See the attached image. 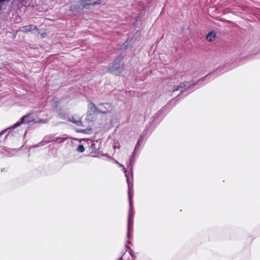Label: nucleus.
<instances>
[{"mask_svg": "<svg viewBox=\"0 0 260 260\" xmlns=\"http://www.w3.org/2000/svg\"><path fill=\"white\" fill-rule=\"evenodd\" d=\"M125 255V253L122 257H121V258L119 260L122 259Z\"/></svg>", "mask_w": 260, "mask_h": 260, "instance_id": "5701e85b", "label": "nucleus"}, {"mask_svg": "<svg viewBox=\"0 0 260 260\" xmlns=\"http://www.w3.org/2000/svg\"><path fill=\"white\" fill-rule=\"evenodd\" d=\"M40 121L43 122V120H39L38 121V122ZM31 122H38V121H36L34 118H32L30 114L26 115L23 116L18 121L14 124L13 126V128H16L21 124H28Z\"/></svg>", "mask_w": 260, "mask_h": 260, "instance_id": "20e7f679", "label": "nucleus"}, {"mask_svg": "<svg viewBox=\"0 0 260 260\" xmlns=\"http://www.w3.org/2000/svg\"><path fill=\"white\" fill-rule=\"evenodd\" d=\"M30 30H31V29L29 28V27L27 28V27L26 26V27H24V30H23L24 31H30Z\"/></svg>", "mask_w": 260, "mask_h": 260, "instance_id": "aec40b11", "label": "nucleus"}, {"mask_svg": "<svg viewBox=\"0 0 260 260\" xmlns=\"http://www.w3.org/2000/svg\"><path fill=\"white\" fill-rule=\"evenodd\" d=\"M196 84L195 82H192L191 83L190 82H186V83H183L182 85H174V86L171 89L169 90V91H171L172 90L173 93H174L176 91H179L180 92L179 94H178V96H180V94L181 93L185 91H186L189 89H190L191 86H193Z\"/></svg>", "mask_w": 260, "mask_h": 260, "instance_id": "7ed1b4c3", "label": "nucleus"}, {"mask_svg": "<svg viewBox=\"0 0 260 260\" xmlns=\"http://www.w3.org/2000/svg\"><path fill=\"white\" fill-rule=\"evenodd\" d=\"M9 135H10V134H7V135L5 136V138H4V139H5V138H6L7 137H9Z\"/></svg>", "mask_w": 260, "mask_h": 260, "instance_id": "4be33fe9", "label": "nucleus"}, {"mask_svg": "<svg viewBox=\"0 0 260 260\" xmlns=\"http://www.w3.org/2000/svg\"><path fill=\"white\" fill-rule=\"evenodd\" d=\"M109 72L116 75H119L124 70V63L121 56L117 57L108 69Z\"/></svg>", "mask_w": 260, "mask_h": 260, "instance_id": "f03ea898", "label": "nucleus"}, {"mask_svg": "<svg viewBox=\"0 0 260 260\" xmlns=\"http://www.w3.org/2000/svg\"><path fill=\"white\" fill-rule=\"evenodd\" d=\"M213 74H208L207 75L205 78H210V76L212 75Z\"/></svg>", "mask_w": 260, "mask_h": 260, "instance_id": "412c9836", "label": "nucleus"}, {"mask_svg": "<svg viewBox=\"0 0 260 260\" xmlns=\"http://www.w3.org/2000/svg\"><path fill=\"white\" fill-rule=\"evenodd\" d=\"M102 0H80V3L83 6L87 5H95L101 3Z\"/></svg>", "mask_w": 260, "mask_h": 260, "instance_id": "423d86ee", "label": "nucleus"}, {"mask_svg": "<svg viewBox=\"0 0 260 260\" xmlns=\"http://www.w3.org/2000/svg\"><path fill=\"white\" fill-rule=\"evenodd\" d=\"M115 163H116V164H119V163L118 162V161H117V160H115Z\"/></svg>", "mask_w": 260, "mask_h": 260, "instance_id": "b1692460", "label": "nucleus"}, {"mask_svg": "<svg viewBox=\"0 0 260 260\" xmlns=\"http://www.w3.org/2000/svg\"><path fill=\"white\" fill-rule=\"evenodd\" d=\"M7 132V129H5L0 133V141L3 139L2 136Z\"/></svg>", "mask_w": 260, "mask_h": 260, "instance_id": "f3484780", "label": "nucleus"}, {"mask_svg": "<svg viewBox=\"0 0 260 260\" xmlns=\"http://www.w3.org/2000/svg\"><path fill=\"white\" fill-rule=\"evenodd\" d=\"M50 142H51V138H49L48 137H45L42 141L39 142L38 144L34 146V147H37L45 145Z\"/></svg>", "mask_w": 260, "mask_h": 260, "instance_id": "9b49d317", "label": "nucleus"}, {"mask_svg": "<svg viewBox=\"0 0 260 260\" xmlns=\"http://www.w3.org/2000/svg\"><path fill=\"white\" fill-rule=\"evenodd\" d=\"M112 109V105L109 103H106L104 104H101L100 105L99 108V113H106L107 112H110Z\"/></svg>", "mask_w": 260, "mask_h": 260, "instance_id": "39448f33", "label": "nucleus"}, {"mask_svg": "<svg viewBox=\"0 0 260 260\" xmlns=\"http://www.w3.org/2000/svg\"><path fill=\"white\" fill-rule=\"evenodd\" d=\"M143 140V136H141L139 137L137 142L139 143H141V142H142Z\"/></svg>", "mask_w": 260, "mask_h": 260, "instance_id": "6ab92c4d", "label": "nucleus"}, {"mask_svg": "<svg viewBox=\"0 0 260 260\" xmlns=\"http://www.w3.org/2000/svg\"><path fill=\"white\" fill-rule=\"evenodd\" d=\"M69 121L75 123L78 126H81L82 125L81 118L80 117L76 118V116H73L71 118L69 119Z\"/></svg>", "mask_w": 260, "mask_h": 260, "instance_id": "6e6552de", "label": "nucleus"}, {"mask_svg": "<svg viewBox=\"0 0 260 260\" xmlns=\"http://www.w3.org/2000/svg\"><path fill=\"white\" fill-rule=\"evenodd\" d=\"M140 143H139L137 142V143L136 144V145L135 146V149H134V151L133 152V155H134V153L135 152V151H136L137 149H138L140 146Z\"/></svg>", "mask_w": 260, "mask_h": 260, "instance_id": "a211bd4d", "label": "nucleus"}, {"mask_svg": "<svg viewBox=\"0 0 260 260\" xmlns=\"http://www.w3.org/2000/svg\"><path fill=\"white\" fill-rule=\"evenodd\" d=\"M88 109L94 113H99V108L93 103L89 102L88 104Z\"/></svg>", "mask_w": 260, "mask_h": 260, "instance_id": "9d476101", "label": "nucleus"}, {"mask_svg": "<svg viewBox=\"0 0 260 260\" xmlns=\"http://www.w3.org/2000/svg\"><path fill=\"white\" fill-rule=\"evenodd\" d=\"M76 132L77 133H83L89 134L91 133V128H86L84 129H76Z\"/></svg>", "mask_w": 260, "mask_h": 260, "instance_id": "ddd939ff", "label": "nucleus"}, {"mask_svg": "<svg viewBox=\"0 0 260 260\" xmlns=\"http://www.w3.org/2000/svg\"><path fill=\"white\" fill-rule=\"evenodd\" d=\"M84 150V147L82 145H79L78 147L77 148V151L79 152H83Z\"/></svg>", "mask_w": 260, "mask_h": 260, "instance_id": "dca6fc26", "label": "nucleus"}, {"mask_svg": "<svg viewBox=\"0 0 260 260\" xmlns=\"http://www.w3.org/2000/svg\"><path fill=\"white\" fill-rule=\"evenodd\" d=\"M132 193L131 190H128V198H129V209L128 215V223H127V237L128 239L130 238L132 232L133 226V220L134 211L133 209V202L132 199Z\"/></svg>", "mask_w": 260, "mask_h": 260, "instance_id": "f257e3e1", "label": "nucleus"}, {"mask_svg": "<svg viewBox=\"0 0 260 260\" xmlns=\"http://www.w3.org/2000/svg\"><path fill=\"white\" fill-rule=\"evenodd\" d=\"M216 37V34L214 31L210 32L206 36V40L208 41L211 42L214 40Z\"/></svg>", "mask_w": 260, "mask_h": 260, "instance_id": "f8f14e48", "label": "nucleus"}, {"mask_svg": "<svg viewBox=\"0 0 260 260\" xmlns=\"http://www.w3.org/2000/svg\"><path fill=\"white\" fill-rule=\"evenodd\" d=\"M118 165H119L120 167H122L123 168V169L124 170L125 175L126 177V182L127 183L128 188V190H131V188H133V183H131L130 178L127 176V175L126 174V170H125L123 165H122L120 164H119Z\"/></svg>", "mask_w": 260, "mask_h": 260, "instance_id": "1a4fd4ad", "label": "nucleus"}, {"mask_svg": "<svg viewBox=\"0 0 260 260\" xmlns=\"http://www.w3.org/2000/svg\"><path fill=\"white\" fill-rule=\"evenodd\" d=\"M2 149L3 150L7 152L8 153V154H9L10 155H13L14 154H15L16 152V151L15 149H11L10 148H2Z\"/></svg>", "mask_w": 260, "mask_h": 260, "instance_id": "4468645a", "label": "nucleus"}, {"mask_svg": "<svg viewBox=\"0 0 260 260\" xmlns=\"http://www.w3.org/2000/svg\"><path fill=\"white\" fill-rule=\"evenodd\" d=\"M133 166V158L132 157V158H130V159H129V163H128V168H130V170H131V172L132 174H133V172H132Z\"/></svg>", "mask_w": 260, "mask_h": 260, "instance_id": "2eb2a0df", "label": "nucleus"}, {"mask_svg": "<svg viewBox=\"0 0 260 260\" xmlns=\"http://www.w3.org/2000/svg\"><path fill=\"white\" fill-rule=\"evenodd\" d=\"M69 139V137L66 135H63L61 137H54L52 139L51 138V142H56L58 143H61L64 142L65 140Z\"/></svg>", "mask_w": 260, "mask_h": 260, "instance_id": "0eeeda50", "label": "nucleus"}]
</instances>
